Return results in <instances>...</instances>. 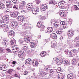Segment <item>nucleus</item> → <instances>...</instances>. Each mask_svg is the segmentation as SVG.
<instances>
[{
	"instance_id": "f257e3e1",
	"label": "nucleus",
	"mask_w": 79,
	"mask_h": 79,
	"mask_svg": "<svg viewBox=\"0 0 79 79\" xmlns=\"http://www.w3.org/2000/svg\"><path fill=\"white\" fill-rule=\"evenodd\" d=\"M6 6L9 8H11L13 6V4L10 1H7L6 2Z\"/></svg>"
},
{
	"instance_id": "f03ea898",
	"label": "nucleus",
	"mask_w": 79,
	"mask_h": 79,
	"mask_svg": "<svg viewBox=\"0 0 79 79\" xmlns=\"http://www.w3.org/2000/svg\"><path fill=\"white\" fill-rule=\"evenodd\" d=\"M24 40L26 41V42L29 43L32 40V38L30 36H26L24 38Z\"/></svg>"
},
{
	"instance_id": "7ed1b4c3",
	"label": "nucleus",
	"mask_w": 79,
	"mask_h": 79,
	"mask_svg": "<svg viewBox=\"0 0 79 79\" xmlns=\"http://www.w3.org/2000/svg\"><path fill=\"white\" fill-rule=\"evenodd\" d=\"M52 63L54 64H56L57 65H60V64H61L62 63L61 61L58 59V58L56 59L55 61H53Z\"/></svg>"
},
{
	"instance_id": "20e7f679",
	"label": "nucleus",
	"mask_w": 79,
	"mask_h": 79,
	"mask_svg": "<svg viewBox=\"0 0 79 79\" xmlns=\"http://www.w3.org/2000/svg\"><path fill=\"white\" fill-rule=\"evenodd\" d=\"M65 2L64 1H62L60 2L58 4V6L60 8H63L65 6Z\"/></svg>"
},
{
	"instance_id": "39448f33",
	"label": "nucleus",
	"mask_w": 79,
	"mask_h": 79,
	"mask_svg": "<svg viewBox=\"0 0 79 79\" xmlns=\"http://www.w3.org/2000/svg\"><path fill=\"white\" fill-rule=\"evenodd\" d=\"M11 26L12 27H16L18 26V23L16 22H12L11 23Z\"/></svg>"
},
{
	"instance_id": "423d86ee",
	"label": "nucleus",
	"mask_w": 79,
	"mask_h": 79,
	"mask_svg": "<svg viewBox=\"0 0 79 79\" xmlns=\"http://www.w3.org/2000/svg\"><path fill=\"white\" fill-rule=\"evenodd\" d=\"M37 42H38L37 41V43H35V42H30V45L31 47V48H33L36 47V46L37 45Z\"/></svg>"
},
{
	"instance_id": "0eeeda50",
	"label": "nucleus",
	"mask_w": 79,
	"mask_h": 79,
	"mask_svg": "<svg viewBox=\"0 0 79 79\" xmlns=\"http://www.w3.org/2000/svg\"><path fill=\"white\" fill-rule=\"evenodd\" d=\"M26 4V2L24 1L22 2H20V4L19 5V8L20 9L22 10L24 8V5Z\"/></svg>"
},
{
	"instance_id": "6e6552de",
	"label": "nucleus",
	"mask_w": 79,
	"mask_h": 79,
	"mask_svg": "<svg viewBox=\"0 0 79 79\" xmlns=\"http://www.w3.org/2000/svg\"><path fill=\"white\" fill-rule=\"evenodd\" d=\"M12 50L13 52L15 53H17V52H18L19 51V48H16L15 47L14 48H12Z\"/></svg>"
},
{
	"instance_id": "1a4fd4ad",
	"label": "nucleus",
	"mask_w": 79,
	"mask_h": 79,
	"mask_svg": "<svg viewBox=\"0 0 79 79\" xmlns=\"http://www.w3.org/2000/svg\"><path fill=\"white\" fill-rule=\"evenodd\" d=\"M41 10L42 11H45L47 8V5L45 4H43L41 5Z\"/></svg>"
},
{
	"instance_id": "9d476101",
	"label": "nucleus",
	"mask_w": 79,
	"mask_h": 79,
	"mask_svg": "<svg viewBox=\"0 0 79 79\" xmlns=\"http://www.w3.org/2000/svg\"><path fill=\"white\" fill-rule=\"evenodd\" d=\"M29 23H24V29L26 30H28L27 29H30L31 28V25H29Z\"/></svg>"
},
{
	"instance_id": "9b49d317",
	"label": "nucleus",
	"mask_w": 79,
	"mask_h": 79,
	"mask_svg": "<svg viewBox=\"0 0 79 79\" xmlns=\"http://www.w3.org/2000/svg\"><path fill=\"white\" fill-rule=\"evenodd\" d=\"M74 32L69 31L68 32V37H70L71 39L72 38V37L73 36V35H74Z\"/></svg>"
},
{
	"instance_id": "f8f14e48",
	"label": "nucleus",
	"mask_w": 79,
	"mask_h": 79,
	"mask_svg": "<svg viewBox=\"0 0 79 79\" xmlns=\"http://www.w3.org/2000/svg\"><path fill=\"white\" fill-rule=\"evenodd\" d=\"M70 55L73 56L76 55L77 52L76 51V50H71V51L69 52Z\"/></svg>"
},
{
	"instance_id": "ddd939ff",
	"label": "nucleus",
	"mask_w": 79,
	"mask_h": 79,
	"mask_svg": "<svg viewBox=\"0 0 79 79\" xmlns=\"http://www.w3.org/2000/svg\"><path fill=\"white\" fill-rule=\"evenodd\" d=\"M24 55V51H19V54H18V56L19 57V58H23Z\"/></svg>"
},
{
	"instance_id": "4468645a",
	"label": "nucleus",
	"mask_w": 79,
	"mask_h": 79,
	"mask_svg": "<svg viewBox=\"0 0 79 79\" xmlns=\"http://www.w3.org/2000/svg\"><path fill=\"white\" fill-rule=\"evenodd\" d=\"M51 66L50 65H47L45 67L44 70L47 72H48L50 71Z\"/></svg>"
},
{
	"instance_id": "2eb2a0df",
	"label": "nucleus",
	"mask_w": 79,
	"mask_h": 79,
	"mask_svg": "<svg viewBox=\"0 0 79 79\" xmlns=\"http://www.w3.org/2000/svg\"><path fill=\"white\" fill-rule=\"evenodd\" d=\"M9 34L10 35L9 37L11 36L12 37H14L15 35V33L13 31H9Z\"/></svg>"
},
{
	"instance_id": "dca6fc26",
	"label": "nucleus",
	"mask_w": 79,
	"mask_h": 79,
	"mask_svg": "<svg viewBox=\"0 0 79 79\" xmlns=\"http://www.w3.org/2000/svg\"><path fill=\"white\" fill-rule=\"evenodd\" d=\"M32 64L33 66H37L38 64H39V61L37 60H34L32 61Z\"/></svg>"
},
{
	"instance_id": "f3484780",
	"label": "nucleus",
	"mask_w": 79,
	"mask_h": 79,
	"mask_svg": "<svg viewBox=\"0 0 79 79\" xmlns=\"http://www.w3.org/2000/svg\"><path fill=\"white\" fill-rule=\"evenodd\" d=\"M79 61V58H75L73 59L72 60V63L73 64H74V63H77L78 61Z\"/></svg>"
},
{
	"instance_id": "a211bd4d",
	"label": "nucleus",
	"mask_w": 79,
	"mask_h": 79,
	"mask_svg": "<svg viewBox=\"0 0 79 79\" xmlns=\"http://www.w3.org/2000/svg\"><path fill=\"white\" fill-rule=\"evenodd\" d=\"M58 77L59 79H63L65 78L64 75L62 73H60L58 75Z\"/></svg>"
},
{
	"instance_id": "6ab92c4d",
	"label": "nucleus",
	"mask_w": 79,
	"mask_h": 79,
	"mask_svg": "<svg viewBox=\"0 0 79 79\" xmlns=\"http://www.w3.org/2000/svg\"><path fill=\"white\" fill-rule=\"evenodd\" d=\"M10 15L11 17L13 18H16L17 16H18V13H11L10 14Z\"/></svg>"
},
{
	"instance_id": "aec40b11",
	"label": "nucleus",
	"mask_w": 79,
	"mask_h": 79,
	"mask_svg": "<svg viewBox=\"0 0 79 79\" xmlns=\"http://www.w3.org/2000/svg\"><path fill=\"white\" fill-rule=\"evenodd\" d=\"M73 73H70L67 75V79H73L74 76H73Z\"/></svg>"
},
{
	"instance_id": "412c9836",
	"label": "nucleus",
	"mask_w": 79,
	"mask_h": 79,
	"mask_svg": "<svg viewBox=\"0 0 79 79\" xmlns=\"http://www.w3.org/2000/svg\"><path fill=\"white\" fill-rule=\"evenodd\" d=\"M32 60L31 59H27L25 61V63L26 64H28L32 63Z\"/></svg>"
},
{
	"instance_id": "4be33fe9",
	"label": "nucleus",
	"mask_w": 79,
	"mask_h": 79,
	"mask_svg": "<svg viewBox=\"0 0 79 79\" xmlns=\"http://www.w3.org/2000/svg\"><path fill=\"white\" fill-rule=\"evenodd\" d=\"M10 17H9V16L8 15H6L4 16L2 18V19L3 21H8Z\"/></svg>"
},
{
	"instance_id": "5701e85b",
	"label": "nucleus",
	"mask_w": 79,
	"mask_h": 79,
	"mask_svg": "<svg viewBox=\"0 0 79 79\" xmlns=\"http://www.w3.org/2000/svg\"><path fill=\"white\" fill-rule=\"evenodd\" d=\"M38 11H39V9H33L32 11V13L34 15H36L38 13Z\"/></svg>"
},
{
	"instance_id": "b1692460",
	"label": "nucleus",
	"mask_w": 79,
	"mask_h": 79,
	"mask_svg": "<svg viewBox=\"0 0 79 79\" xmlns=\"http://www.w3.org/2000/svg\"><path fill=\"white\" fill-rule=\"evenodd\" d=\"M6 66L5 65H1L0 66V69L2 71H6Z\"/></svg>"
},
{
	"instance_id": "393cba45",
	"label": "nucleus",
	"mask_w": 79,
	"mask_h": 79,
	"mask_svg": "<svg viewBox=\"0 0 79 79\" xmlns=\"http://www.w3.org/2000/svg\"><path fill=\"white\" fill-rule=\"evenodd\" d=\"M60 16L62 17H63V18H64V17H65L66 15V14H65V13L63 11L60 12Z\"/></svg>"
},
{
	"instance_id": "a878e982",
	"label": "nucleus",
	"mask_w": 79,
	"mask_h": 79,
	"mask_svg": "<svg viewBox=\"0 0 79 79\" xmlns=\"http://www.w3.org/2000/svg\"><path fill=\"white\" fill-rule=\"evenodd\" d=\"M50 36L51 38H52L53 39H56V35L55 33L51 34Z\"/></svg>"
},
{
	"instance_id": "bb28decb",
	"label": "nucleus",
	"mask_w": 79,
	"mask_h": 79,
	"mask_svg": "<svg viewBox=\"0 0 79 79\" xmlns=\"http://www.w3.org/2000/svg\"><path fill=\"white\" fill-rule=\"evenodd\" d=\"M64 64H65L68 66L70 64V61L68 60H65L64 61Z\"/></svg>"
},
{
	"instance_id": "cd10ccee",
	"label": "nucleus",
	"mask_w": 79,
	"mask_h": 79,
	"mask_svg": "<svg viewBox=\"0 0 79 79\" xmlns=\"http://www.w3.org/2000/svg\"><path fill=\"white\" fill-rule=\"evenodd\" d=\"M44 19H45V16H42L41 15H40L39 16V21H43V20H44Z\"/></svg>"
},
{
	"instance_id": "c85d7f7f",
	"label": "nucleus",
	"mask_w": 79,
	"mask_h": 79,
	"mask_svg": "<svg viewBox=\"0 0 79 79\" xmlns=\"http://www.w3.org/2000/svg\"><path fill=\"white\" fill-rule=\"evenodd\" d=\"M48 32H52L53 31V27H49L47 29V30Z\"/></svg>"
},
{
	"instance_id": "c756f323",
	"label": "nucleus",
	"mask_w": 79,
	"mask_h": 79,
	"mask_svg": "<svg viewBox=\"0 0 79 79\" xmlns=\"http://www.w3.org/2000/svg\"><path fill=\"white\" fill-rule=\"evenodd\" d=\"M79 10V8L76 5H74L73 8H72L71 9V11H73V10Z\"/></svg>"
},
{
	"instance_id": "7c9ffc66",
	"label": "nucleus",
	"mask_w": 79,
	"mask_h": 79,
	"mask_svg": "<svg viewBox=\"0 0 79 79\" xmlns=\"http://www.w3.org/2000/svg\"><path fill=\"white\" fill-rule=\"evenodd\" d=\"M5 23L4 22H0V26L1 27H4L5 26Z\"/></svg>"
},
{
	"instance_id": "2f4dec72",
	"label": "nucleus",
	"mask_w": 79,
	"mask_h": 79,
	"mask_svg": "<svg viewBox=\"0 0 79 79\" xmlns=\"http://www.w3.org/2000/svg\"><path fill=\"white\" fill-rule=\"evenodd\" d=\"M18 19L20 21H23L24 20V18L22 16H18Z\"/></svg>"
},
{
	"instance_id": "473e14b6",
	"label": "nucleus",
	"mask_w": 79,
	"mask_h": 79,
	"mask_svg": "<svg viewBox=\"0 0 79 79\" xmlns=\"http://www.w3.org/2000/svg\"><path fill=\"white\" fill-rule=\"evenodd\" d=\"M46 54H47V53L45 51H43L41 52L40 55L41 56L44 57V56H45L46 55Z\"/></svg>"
},
{
	"instance_id": "72a5a7b5",
	"label": "nucleus",
	"mask_w": 79,
	"mask_h": 79,
	"mask_svg": "<svg viewBox=\"0 0 79 79\" xmlns=\"http://www.w3.org/2000/svg\"><path fill=\"white\" fill-rule=\"evenodd\" d=\"M60 23H62V27H63L64 29H65L66 27V24H65L64 22H61Z\"/></svg>"
},
{
	"instance_id": "f704fd0d",
	"label": "nucleus",
	"mask_w": 79,
	"mask_h": 79,
	"mask_svg": "<svg viewBox=\"0 0 79 79\" xmlns=\"http://www.w3.org/2000/svg\"><path fill=\"white\" fill-rule=\"evenodd\" d=\"M68 44L69 45V47L70 48H73V45L72 44V42L71 41H69L68 42Z\"/></svg>"
},
{
	"instance_id": "c9c22d12",
	"label": "nucleus",
	"mask_w": 79,
	"mask_h": 79,
	"mask_svg": "<svg viewBox=\"0 0 79 79\" xmlns=\"http://www.w3.org/2000/svg\"><path fill=\"white\" fill-rule=\"evenodd\" d=\"M33 5L32 4H28L27 6V8H32Z\"/></svg>"
},
{
	"instance_id": "e433bc0d",
	"label": "nucleus",
	"mask_w": 79,
	"mask_h": 79,
	"mask_svg": "<svg viewBox=\"0 0 79 79\" xmlns=\"http://www.w3.org/2000/svg\"><path fill=\"white\" fill-rule=\"evenodd\" d=\"M56 71V69H50V70L49 71L51 74H53V73H55V72Z\"/></svg>"
},
{
	"instance_id": "4c0bfd02",
	"label": "nucleus",
	"mask_w": 79,
	"mask_h": 79,
	"mask_svg": "<svg viewBox=\"0 0 79 79\" xmlns=\"http://www.w3.org/2000/svg\"><path fill=\"white\" fill-rule=\"evenodd\" d=\"M49 41H50V39H46L44 40V41L43 42V43L44 44H47V42H48Z\"/></svg>"
},
{
	"instance_id": "58836bf2",
	"label": "nucleus",
	"mask_w": 79,
	"mask_h": 79,
	"mask_svg": "<svg viewBox=\"0 0 79 79\" xmlns=\"http://www.w3.org/2000/svg\"><path fill=\"white\" fill-rule=\"evenodd\" d=\"M5 8V5L3 3H0V9L3 10Z\"/></svg>"
},
{
	"instance_id": "ea45409f",
	"label": "nucleus",
	"mask_w": 79,
	"mask_h": 79,
	"mask_svg": "<svg viewBox=\"0 0 79 79\" xmlns=\"http://www.w3.org/2000/svg\"><path fill=\"white\" fill-rule=\"evenodd\" d=\"M41 75L42 76L45 75V72H41L40 73H39L38 74V76H40Z\"/></svg>"
},
{
	"instance_id": "a19ab883",
	"label": "nucleus",
	"mask_w": 79,
	"mask_h": 79,
	"mask_svg": "<svg viewBox=\"0 0 79 79\" xmlns=\"http://www.w3.org/2000/svg\"><path fill=\"white\" fill-rule=\"evenodd\" d=\"M10 44L11 45H14L16 44V40H13L10 41Z\"/></svg>"
},
{
	"instance_id": "79ce46f5",
	"label": "nucleus",
	"mask_w": 79,
	"mask_h": 79,
	"mask_svg": "<svg viewBox=\"0 0 79 79\" xmlns=\"http://www.w3.org/2000/svg\"><path fill=\"white\" fill-rule=\"evenodd\" d=\"M42 27V23L38 22L37 23V27Z\"/></svg>"
},
{
	"instance_id": "37998d69",
	"label": "nucleus",
	"mask_w": 79,
	"mask_h": 79,
	"mask_svg": "<svg viewBox=\"0 0 79 79\" xmlns=\"http://www.w3.org/2000/svg\"><path fill=\"white\" fill-rule=\"evenodd\" d=\"M56 33L58 34H62V31L61 30H57L56 31Z\"/></svg>"
},
{
	"instance_id": "c03bdc74",
	"label": "nucleus",
	"mask_w": 79,
	"mask_h": 79,
	"mask_svg": "<svg viewBox=\"0 0 79 79\" xmlns=\"http://www.w3.org/2000/svg\"><path fill=\"white\" fill-rule=\"evenodd\" d=\"M49 4H53V5H55V4L54 3V1L53 0H51L49 2Z\"/></svg>"
},
{
	"instance_id": "a18cd8bd",
	"label": "nucleus",
	"mask_w": 79,
	"mask_h": 79,
	"mask_svg": "<svg viewBox=\"0 0 79 79\" xmlns=\"http://www.w3.org/2000/svg\"><path fill=\"white\" fill-rule=\"evenodd\" d=\"M54 26L55 27H57L58 26H59V23L57 22H55L54 24Z\"/></svg>"
},
{
	"instance_id": "49530a36",
	"label": "nucleus",
	"mask_w": 79,
	"mask_h": 79,
	"mask_svg": "<svg viewBox=\"0 0 79 79\" xmlns=\"http://www.w3.org/2000/svg\"><path fill=\"white\" fill-rule=\"evenodd\" d=\"M56 71L58 73H60L61 72V68H58L56 70Z\"/></svg>"
},
{
	"instance_id": "de8ad7c7",
	"label": "nucleus",
	"mask_w": 79,
	"mask_h": 79,
	"mask_svg": "<svg viewBox=\"0 0 79 79\" xmlns=\"http://www.w3.org/2000/svg\"><path fill=\"white\" fill-rule=\"evenodd\" d=\"M74 1V0H68V2L69 3H70V4H72V3H73Z\"/></svg>"
},
{
	"instance_id": "09e8293b",
	"label": "nucleus",
	"mask_w": 79,
	"mask_h": 79,
	"mask_svg": "<svg viewBox=\"0 0 79 79\" xmlns=\"http://www.w3.org/2000/svg\"><path fill=\"white\" fill-rule=\"evenodd\" d=\"M45 28V27L44 25H42L41 27V28L40 29V31H44V29Z\"/></svg>"
},
{
	"instance_id": "8fccbe9b",
	"label": "nucleus",
	"mask_w": 79,
	"mask_h": 79,
	"mask_svg": "<svg viewBox=\"0 0 79 79\" xmlns=\"http://www.w3.org/2000/svg\"><path fill=\"white\" fill-rule=\"evenodd\" d=\"M9 29L8 27H6L4 29V31H5V32H7V31H8Z\"/></svg>"
},
{
	"instance_id": "3c124183",
	"label": "nucleus",
	"mask_w": 79,
	"mask_h": 79,
	"mask_svg": "<svg viewBox=\"0 0 79 79\" xmlns=\"http://www.w3.org/2000/svg\"><path fill=\"white\" fill-rule=\"evenodd\" d=\"M12 71H13V70L12 69H10L8 71H7V73L9 74H11Z\"/></svg>"
},
{
	"instance_id": "603ef678",
	"label": "nucleus",
	"mask_w": 79,
	"mask_h": 79,
	"mask_svg": "<svg viewBox=\"0 0 79 79\" xmlns=\"http://www.w3.org/2000/svg\"><path fill=\"white\" fill-rule=\"evenodd\" d=\"M56 43H54L53 44H51V47H52V48H54L56 46Z\"/></svg>"
},
{
	"instance_id": "864d4df0",
	"label": "nucleus",
	"mask_w": 79,
	"mask_h": 79,
	"mask_svg": "<svg viewBox=\"0 0 79 79\" xmlns=\"http://www.w3.org/2000/svg\"><path fill=\"white\" fill-rule=\"evenodd\" d=\"M28 52L29 53H33L34 52V51L33 49H30L28 51Z\"/></svg>"
},
{
	"instance_id": "5fc2aeb1",
	"label": "nucleus",
	"mask_w": 79,
	"mask_h": 79,
	"mask_svg": "<svg viewBox=\"0 0 79 79\" xmlns=\"http://www.w3.org/2000/svg\"><path fill=\"white\" fill-rule=\"evenodd\" d=\"M64 52L66 55H68V53H69V51L68 50V49H66L64 51Z\"/></svg>"
},
{
	"instance_id": "6e6d98bb",
	"label": "nucleus",
	"mask_w": 79,
	"mask_h": 79,
	"mask_svg": "<svg viewBox=\"0 0 79 79\" xmlns=\"http://www.w3.org/2000/svg\"><path fill=\"white\" fill-rule=\"evenodd\" d=\"M12 2L14 3H15V4H16L18 3V0H11Z\"/></svg>"
},
{
	"instance_id": "4d7b16f0",
	"label": "nucleus",
	"mask_w": 79,
	"mask_h": 79,
	"mask_svg": "<svg viewBox=\"0 0 79 79\" xmlns=\"http://www.w3.org/2000/svg\"><path fill=\"white\" fill-rule=\"evenodd\" d=\"M13 8H15V9H17V10H18V6L16 5H15L14 6Z\"/></svg>"
},
{
	"instance_id": "13d9d810",
	"label": "nucleus",
	"mask_w": 79,
	"mask_h": 79,
	"mask_svg": "<svg viewBox=\"0 0 79 79\" xmlns=\"http://www.w3.org/2000/svg\"><path fill=\"white\" fill-rule=\"evenodd\" d=\"M2 44L4 45V46H6V45H7L8 44V43H6V42H2Z\"/></svg>"
},
{
	"instance_id": "bf43d9fd",
	"label": "nucleus",
	"mask_w": 79,
	"mask_h": 79,
	"mask_svg": "<svg viewBox=\"0 0 79 79\" xmlns=\"http://www.w3.org/2000/svg\"><path fill=\"white\" fill-rule=\"evenodd\" d=\"M40 0H36V4H37L38 5H39L40 3Z\"/></svg>"
},
{
	"instance_id": "052dcab7",
	"label": "nucleus",
	"mask_w": 79,
	"mask_h": 79,
	"mask_svg": "<svg viewBox=\"0 0 79 79\" xmlns=\"http://www.w3.org/2000/svg\"><path fill=\"white\" fill-rule=\"evenodd\" d=\"M28 48L27 46H24L23 47V50L26 51Z\"/></svg>"
},
{
	"instance_id": "680f3d73",
	"label": "nucleus",
	"mask_w": 79,
	"mask_h": 79,
	"mask_svg": "<svg viewBox=\"0 0 79 79\" xmlns=\"http://www.w3.org/2000/svg\"><path fill=\"white\" fill-rule=\"evenodd\" d=\"M74 42H78V37H76L74 40Z\"/></svg>"
},
{
	"instance_id": "e2e57ef3",
	"label": "nucleus",
	"mask_w": 79,
	"mask_h": 79,
	"mask_svg": "<svg viewBox=\"0 0 79 79\" xmlns=\"http://www.w3.org/2000/svg\"><path fill=\"white\" fill-rule=\"evenodd\" d=\"M0 52L1 53H3L4 52V51H3V49L2 48L0 47Z\"/></svg>"
},
{
	"instance_id": "0e129e2a",
	"label": "nucleus",
	"mask_w": 79,
	"mask_h": 79,
	"mask_svg": "<svg viewBox=\"0 0 79 79\" xmlns=\"http://www.w3.org/2000/svg\"><path fill=\"white\" fill-rule=\"evenodd\" d=\"M76 47H79V42L77 41L76 43Z\"/></svg>"
},
{
	"instance_id": "69168bd1",
	"label": "nucleus",
	"mask_w": 79,
	"mask_h": 79,
	"mask_svg": "<svg viewBox=\"0 0 79 79\" xmlns=\"http://www.w3.org/2000/svg\"><path fill=\"white\" fill-rule=\"evenodd\" d=\"M14 76L16 77H18V78H19V77H20V76H18V75L16 73H15V74L14 75Z\"/></svg>"
},
{
	"instance_id": "338daca9",
	"label": "nucleus",
	"mask_w": 79,
	"mask_h": 79,
	"mask_svg": "<svg viewBox=\"0 0 79 79\" xmlns=\"http://www.w3.org/2000/svg\"><path fill=\"white\" fill-rule=\"evenodd\" d=\"M23 42L24 41H23V39H20V40H19V42H20V43H23Z\"/></svg>"
},
{
	"instance_id": "774afa93",
	"label": "nucleus",
	"mask_w": 79,
	"mask_h": 79,
	"mask_svg": "<svg viewBox=\"0 0 79 79\" xmlns=\"http://www.w3.org/2000/svg\"><path fill=\"white\" fill-rule=\"evenodd\" d=\"M27 73H28V72H27V71H26L24 72V75H26L27 74Z\"/></svg>"
}]
</instances>
